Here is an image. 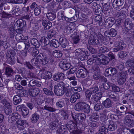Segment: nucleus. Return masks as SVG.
<instances>
[{"instance_id":"1","label":"nucleus","mask_w":134,"mask_h":134,"mask_svg":"<svg viewBox=\"0 0 134 134\" xmlns=\"http://www.w3.org/2000/svg\"><path fill=\"white\" fill-rule=\"evenodd\" d=\"M64 84L62 82L58 83L54 87V92L55 94L58 96L63 95L64 93Z\"/></svg>"},{"instance_id":"2","label":"nucleus","mask_w":134,"mask_h":134,"mask_svg":"<svg viewBox=\"0 0 134 134\" xmlns=\"http://www.w3.org/2000/svg\"><path fill=\"white\" fill-rule=\"evenodd\" d=\"M16 54L15 52L12 49H9L7 52L6 58L9 64L13 65L15 63V59L14 56Z\"/></svg>"},{"instance_id":"3","label":"nucleus","mask_w":134,"mask_h":134,"mask_svg":"<svg viewBox=\"0 0 134 134\" xmlns=\"http://www.w3.org/2000/svg\"><path fill=\"white\" fill-rule=\"evenodd\" d=\"M127 75V71H123L119 72L118 81L120 85H122L125 82L126 80Z\"/></svg>"},{"instance_id":"4","label":"nucleus","mask_w":134,"mask_h":134,"mask_svg":"<svg viewBox=\"0 0 134 134\" xmlns=\"http://www.w3.org/2000/svg\"><path fill=\"white\" fill-rule=\"evenodd\" d=\"M123 0H114L113 3V6L116 10H120L123 8Z\"/></svg>"},{"instance_id":"5","label":"nucleus","mask_w":134,"mask_h":134,"mask_svg":"<svg viewBox=\"0 0 134 134\" xmlns=\"http://www.w3.org/2000/svg\"><path fill=\"white\" fill-rule=\"evenodd\" d=\"M102 94L101 92H98L92 96L91 100L89 101L91 104V103H96L102 97Z\"/></svg>"},{"instance_id":"6","label":"nucleus","mask_w":134,"mask_h":134,"mask_svg":"<svg viewBox=\"0 0 134 134\" xmlns=\"http://www.w3.org/2000/svg\"><path fill=\"white\" fill-rule=\"evenodd\" d=\"M85 115L83 113H79L75 116L74 122H76L77 125L78 122L79 121V124L81 123L86 118Z\"/></svg>"},{"instance_id":"7","label":"nucleus","mask_w":134,"mask_h":134,"mask_svg":"<svg viewBox=\"0 0 134 134\" xmlns=\"http://www.w3.org/2000/svg\"><path fill=\"white\" fill-rule=\"evenodd\" d=\"M37 58L40 63L43 65H45L48 62V59L46 57V55L42 53H40Z\"/></svg>"},{"instance_id":"8","label":"nucleus","mask_w":134,"mask_h":134,"mask_svg":"<svg viewBox=\"0 0 134 134\" xmlns=\"http://www.w3.org/2000/svg\"><path fill=\"white\" fill-rule=\"evenodd\" d=\"M60 66L63 70H66L70 68V64L67 59H64L60 62Z\"/></svg>"},{"instance_id":"9","label":"nucleus","mask_w":134,"mask_h":134,"mask_svg":"<svg viewBox=\"0 0 134 134\" xmlns=\"http://www.w3.org/2000/svg\"><path fill=\"white\" fill-rule=\"evenodd\" d=\"M46 16L49 20L52 21L54 20L56 17L55 9H50L49 12L47 13Z\"/></svg>"},{"instance_id":"10","label":"nucleus","mask_w":134,"mask_h":134,"mask_svg":"<svg viewBox=\"0 0 134 134\" xmlns=\"http://www.w3.org/2000/svg\"><path fill=\"white\" fill-rule=\"evenodd\" d=\"M132 118V116L130 115H128L125 116L124 120V124L129 127H132L133 126V121L131 119Z\"/></svg>"},{"instance_id":"11","label":"nucleus","mask_w":134,"mask_h":134,"mask_svg":"<svg viewBox=\"0 0 134 134\" xmlns=\"http://www.w3.org/2000/svg\"><path fill=\"white\" fill-rule=\"evenodd\" d=\"M106 123H107V129L108 130L114 131L117 128V125L115 122L113 121L109 120L108 121H105Z\"/></svg>"},{"instance_id":"12","label":"nucleus","mask_w":134,"mask_h":134,"mask_svg":"<svg viewBox=\"0 0 134 134\" xmlns=\"http://www.w3.org/2000/svg\"><path fill=\"white\" fill-rule=\"evenodd\" d=\"M117 73V70L115 68L110 67L107 69L105 71V75L107 76L112 75H114Z\"/></svg>"},{"instance_id":"13","label":"nucleus","mask_w":134,"mask_h":134,"mask_svg":"<svg viewBox=\"0 0 134 134\" xmlns=\"http://www.w3.org/2000/svg\"><path fill=\"white\" fill-rule=\"evenodd\" d=\"M124 24L125 28L127 30H129L132 29L134 30V24L132 21L130 22L128 19L125 20Z\"/></svg>"},{"instance_id":"14","label":"nucleus","mask_w":134,"mask_h":134,"mask_svg":"<svg viewBox=\"0 0 134 134\" xmlns=\"http://www.w3.org/2000/svg\"><path fill=\"white\" fill-rule=\"evenodd\" d=\"M42 84V82H39L36 80L32 79L31 80L28 84L29 87H33L34 86L40 87Z\"/></svg>"},{"instance_id":"15","label":"nucleus","mask_w":134,"mask_h":134,"mask_svg":"<svg viewBox=\"0 0 134 134\" xmlns=\"http://www.w3.org/2000/svg\"><path fill=\"white\" fill-rule=\"evenodd\" d=\"M60 43L61 46L63 48H65L69 45L68 41L65 37L62 36L59 39Z\"/></svg>"},{"instance_id":"16","label":"nucleus","mask_w":134,"mask_h":134,"mask_svg":"<svg viewBox=\"0 0 134 134\" xmlns=\"http://www.w3.org/2000/svg\"><path fill=\"white\" fill-rule=\"evenodd\" d=\"M40 92L39 88H33L29 90L30 95L33 97L37 96Z\"/></svg>"},{"instance_id":"17","label":"nucleus","mask_w":134,"mask_h":134,"mask_svg":"<svg viewBox=\"0 0 134 134\" xmlns=\"http://www.w3.org/2000/svg\"><path fill=\"white\" fill-rule=\"evenodd\" d=\"M5 74L8 77L12 76L14 74V71L11 67L7 66L5 68Z\"/></svg>"},{"instance_id":"18","label":"nucleus","mask_w":134,"mask_h":134,"mask_svg":"<svg viewBox=\"0 0 134 134\" xmlns=\"http://www.w3.org/2000/svg\"><path fill=\"white\" fill-rule=\"evenodd\" d=\"M43 73L42 74V77L43 79L48 80L52 77V73L49 71H47L44 70L42 71Z\"/></svg>"},{"instance_id":"19","label":"nucleus","mask_w":134,"mask_h":134,"mask_svg":"<svg viewBox=\"0 0 134 134\" xmlns=\"http://www.w3.org/2000/svg\"><path fill=\"white\" fill-rule=\"evenodd\" d=\"M85 103L84 102H80L77 103L75 107V110L78 111H82Z\"/></svg>"},{"instance_id":"20","label":"nucleus","mask_w":134,"mask_h":134,"mask_svg":"<svg viewBox=\"0 0 134 134\" xmlns=\"http://www.w3.org/2000/svg\"><path fill=\"white\" fill-rule=\"evenodd\" d=\"M18 114L14 113L10 115L8 117V122L11 123L15 121L18 119Z\"/></svg>"},{"instance_id":"21","label":"nucleus","mask_w":134,"mask_h":134,"mask_svg":"<svg viewBox=\"0 0 134 134\" xmlns=\"http://www.w3.org/2000/svg\"><path fill=\"white\" fill-rule=\"evenodd\" d=\"M102 104L106 108L111 107L112 105L111 100L109 98H107L104 100L103 101Z\"/></svg>"},{"instance_id":"22","label":"nucleus","mask_w":134,"mask_h":134,"mask_svg":"<svg viewBox=\"0 0 134 134\" xmlns=\"http://www.w3.org/2000/svg\"><path fill=\"white\" fill-rule=\"evenodd\" d=\"M69 123L67 124L66 125L67 127L70 130L72 131V130L74 129L75 127H76L77 126L76 122L74 121H71L69 122Z\"/></svg>"},{"instance_id":"23","label":"nucleus","mask_w":134,"mask_h":134,"mask_svg":"<svg viewBox=\"0 0 134 134\" xmlns=\"http://www.w3.org/2000/svg\"><path fill=\"white\" fill-rule=\"evenodd\" d=\"M81 96L80 94L78 93H75L71 96L70 99V102L72 103H74Z\"/></svg>"},{"instance_id":"24","label":"nucleus","mask_w":134,"mask_h":134,"mask_svg":"<svg viewBox=\"0 0 134 134\" xmlns=\"http://www.w3.org/2000/svg\"><path fill=\"white\" fill-rule=\"evenodd\" d=\"M86 71L83 69H80L77 72L76 75L77 77H82L84 78L86 76Z\"/></svg>"},{"instance_id":"25","label":"nucleus","mask_w":134,"mask_h":134,"mask_svg":"<svg viewBox=\"0 0 134 134\" xmlns=\"http://www.w3.org/2000/svg\"><path fill=\"white\" fill-rule=\"evenodd\" d=\"M107 124V123H106L105 121H103L102 124L103 126L99 127L98 132L104 133L108 132V129L107 128L108 125Z\"/></svg>"},{"instance_id":"26","label":"nucleus","mask_w":134,"mask_h":134,"mask_svg":"<svg viewBox=\"0 0 134 134\" xmlns=\"http://www.w3.org/2000/svg\"><path fill=\"white\" fill-rule=\"evenodd\" d=\"M93 79L95 80H99L101 81L105 82L107 81V79L104 76H102L98 74L95 73L93 75Z\"/></svg>"},{"instance_id":"27","label":"nucleus","mask_w":134,"mask_h":134,"mask_svg":"<svg viewBox=\"0 0 134 134\" xmlns=\"http://www.w3.org/2000/svg\"><path fill=\"white\" fill-rule=\"evenodd\" d=\"M16 126L20 130H23L24 129L25 127L24 126V122L22 120H18L16 121Z\"/></svg>"},{"instance_id":"28","label":"nucleus","mask_w":134,"mask_h":134,"mask_svg":"<svg viewBox=\"0 0 134 134\" xmlns=\"http://www.w3.org/2000/svg\"><path fill=\"white\" fill-rule=\"evenodd\" d=\"M39 119V116L36 113L32 114L30 119L31 121L33 123H36Z\"/></svg>"},{"instance_id":"29","label":"nucleus","mask_w":134,"mask_h":134,"mask_svg":"<svg viewBox=\"0 0 134 134\" xmlns=\"http://www.w3.org/2000/svg\"><path fill=\"white\" fill-rule=\"evenodd\" d=\"M42 24L44 27V30H48L50 29L52 26V24L51 22L46 20H43Z\"/></svg>"},{"instance_id":"30","label":"nucleus","mask_w":134,"mask_h":134,"mask_svg":"<svg viewBox=\"0 0 134 134\" xmlns=\"http://www.w3.org/2000/svg\"><path fill=\"white\" fill-rule=\"evenodd\" d=\"M100 56L101 57V63L104 65L107 64L110 61V59L109 58L107 57H106L101 54Z\"/></svg>"},{"instance_id":"31","label":"nucleus","mask_w":134,"mask_h":134,"mask_svg":"<svg viewBox=\"0 0 134 134\" xmlns=\"http://www.w3.org/2000/svg\"><path fill=\"white\" fill-rule=\"evenodd\" d=\"M30 42L31 44L34 46L36 48H38L40 45V43L36 38H32L31 39Z\"/></svg>"},{"instance_id":"32","label":"nucleus","mask_w":134,"mask_h":134,"mask_svg":"<svg viewBox=\"0 0 134 134\" xmlns=\"http://www.w3.org/2000/svg\"><path fill=\"white\" fill-rule=\"evenodd\" d=\"M99 115L96 113H92L91 117L89 118L90 120L93 122H96L99 119Z\"/></svg>"},{"instance_id":"33","label":"nucleus","mask_w":134,"mask_h":134,"mask_svg":"<svg viewBox=\"0 0 134 134\" xmlns=\"http://www.w3.org/2000/svg\"><path fill=\"white\" fill-rule=\"evenodd\" d=\"M15 36V38L16 40L19 41L25 42V39L23 35L20 32H18Z\"/></svg>"},{"instance_id":"34","label":"nucleus","mask_w":134,"mask_h":134,"mask_svg":"<svg viewBox=\"0 0 134 134\" xmlns=\"http://www.w3.org/2000/svg\"><path fill=\"white\" fill-rule=\"evenodd\" d=\"M19 23V20H18L16 21L14 25V29L16 30L17 32H20L22 31V29H21Z\"/></svg>"},{"instance_id":"35","label":"nucleus","mask_w":134,"mask_h":134,"mask_svg":"<svg viewBox=\"0 0 134 134\" xmlns=\"http://www.w3.org/2000/svg\"><path fill=\"white\" fill-rule=\"evenodd\" d=\"M13 100L14 104L15 105L19 104L22 101V99L19 96L15 95L14 96Z\"/></svg>"},{"instance_id":"36","label":"nucleus","mask_w":134,"mask_h":134,"mask_svg":"<svg viewBox=\"0 0 134 134\" xmlns=\"http://www.w3.org/2000/svg\"><path fill=\"white\" fill-rule=\"evenodd\" d=\"M59 123L56 119L53 122H51L49 125V126L51 129L54 130L58 127Z\"/></svg>"},{"instance_id":"37","label":"nucleus","mask_w":134,"mask_h":134,"mask_svg":"<svg viewBox=\"0 0 134 134\" xmlns=\"http://www.w3.org/2000/svg\"><path fill=\"white\" fill-rule=\"evenodd\" d=\"M56 105L58 108H64L65 107L64 101L62 100L58 101L56 102Z\"/></svg>"},{"instance_id":"38","label":"nucleus","mask_w":134,"mask_h":134,"mask_svg":"<svg viewBox=\"0 0 134 134\" xmlns=\"http://www.w3.org/2000/svg\"><path fill=\"white\" fill-rule=\"evenodd\" d=\"M125 65L127 67H134V59L128 60L125 63Z\"/></svg>"},{"instance_id":"39","label":"nucleus","mask_w":134,"mask_h":134,"mask_svg":"<svg viewBox=\"0 0 134 134\" xmlns=\"http://www.w3.org/2000/svg\"><path fill=\"white\" fill-rule=\"evenodd\" d=\"M48 38L47 37H42L41 38L40 42L41 43L42 45L45 46L49 43L48 42H47V40H48Z\"/></svg>"},{"instance_id":"40","label":"nucleus","mask_w":134,"mask_h":134,"mask_svg":"<svg viewBox=\"0 0 134 134\" xmlns=\"http://www.w3.org/2000/svg\"><path fill=\"white\" fill-rule=\"evenodd\" d=\"M89 44L92 45H96L98 44L99 41L98 39L93 38L88 40Z\"/></svg>"},{"instance_id":"41","label":"nucleus","mask_w":134,"mask_h":134,"mask_svg":"<svg viewBox=\"0 0 134 134\" xmlns=\"http://www.w3.org/2000/svg\"><path fill=\"white\" fill-rule=\"evenodd\" d=\"M39 62L40 61L37 58H34L31 60V62L33 65L35 66L36 67L40 68V66L38 65Z\"/></svg>"},{"instance_id":"42","label":"nucleus","mask_w":134,"mask_h":134,"mask_svg":"<svg viewBox=\"0 0 134 134\" xmlns=\"http://www.w3.org/2000/svg\"><path fill=\"white\" fill-rule=\"evenodd\" d=\"M0 14L2 18L5 19H9L12 16V14L10 13H6L4 11H3L0 13Z\"/></svg>"},{"instance_id":"43","label":"nucleus","mask_w":134,"mask_h":134,"mask_svg":"<svg viewBox=\"0 0 134 134\" xmlns=\"http://www.w3.org/2000/svg\"><path fill=\"white\" fill-rule=\"evenodd\" d=\"M59 43L58 41L55 39H53L50 41V45L55 47H57L59 46Z\"/></svg>"},{"instance_id":"44","label":"nucleus","mask_w":134,"mask_h":134,"mask_svg":"<svg viewBox=\"0 0 134 134\" xmlns=\"http://www.w3.org/2000/svg\"><path fill=\"white\" fill-rule=\"evenodd\" d=\"M109 97L114 101H117L118 100V97L115 93H111L108 94Z\"/></svg>"},{"instance_id":"45","label":"nucleus","mask_w":134,"mask_h":134,"mask_svg":"<svg viewBox=\"0 0 134 134\" xmlns=\"http://www.w3.org/2000/svg\"><path fill=\"white\" fill-rule=\"evenodd\" d=\"M62 55L61 51L58 50H55L53 53V56L55 58H58L61 57Z\"/></svg>"},{"instance_id":"46","label":"nucleus","mask_w":134,"mask_h":134,"mask_svg":"<svg viewBox=\"0 0 134 134\" xmlns=\"http://www.w3.org/2000/svg\"><path fill=\"white\" fill-rule=\"evenodd\" d=\"M20 10L19 7L18 5H16L15 7L13 8L12 13L13 14H15L16 15H19V12Z\"/></svg>"},{"instance_id":"47","label":"nucleus","mask_w":134,"mask_h":134,"mask_svg":"<svg viewBox=\"0 0 134 134\" xmlns=\"http://www.w3.org/2000/svg\"><path fill=\"white\" fill-rule=\"evenodd\" d=\"M127 108L126 106H121L120 107L119 110L117 111V113H118L119 112L123 113L124 115H125L126 114V112L127 110Z\"/></svg>"},{"instance_id":"48","label":"nucleus","mask_w":134,"mask_h":134,"mask_svg":"<svg viewBox=\"0 0 134 134\" xmlns=\"http://www.w3.org/2000/svg\"><path fill=\"white\" fill-rule=\"evenodd\" d=\"M44 109L49 111L53 112L56 111V109L53 107H52L49 105H46L44 107Z\"/></svg>"},{"instance_id":"49","label":"nucleus","mask_w":134,"mask_h":134,"mask_svg":"<svg viewBox=\"0 0 134 134\" xmlns=\"http://www.w3.org/2000/svg\"><path fill=\"white\" fill-rule=\"evenodd\" d=\"M44 109L49 111L53 112L56 111V109L53 107H52L49 105H46L44 107Z\"/></svg>"},{"instance_id":"50","label":"nucleus","mask_w":134,"mask_h":134,"mask_svg":"<svg viewBox=\"0 0 134 134\" xmlns=\"http://www.w3.org/2000/svg\"><path fill=\"white\" fill-rule=\"evenodd\" d=\"M29 109L26 107H24L22 109L21 114L23 117L25 118L28 114Z\"/></svg>"},{"instance_id":"51","label":"nucleus","mask_w":134,"mask_h":134,"mask_svg":"<svg viewBox=\"0 0 134 134\" xmlns=\"http://www.w3.org/2000/svg\"><path fill=\"white\" fill-rule=\"evenodd\" d=\"M5 126L4 125H3L2 127L0 126V129L1 130V132H3V133H5L6 134H12V133H10V129H7L5 128Z\"/></svg>"},{"instance_id":"52","label":"nucleus","mask_w":134,"mask_h":134,"mask_svg":"<svg viewBox=\"0 0 134 134\" xmlns=\"http://www.w3.org/2000/svg\"><path fill=\"white\" fill-rule=\"evenodd\" d=\"M66 31L68 34H70L74 30V27L72 25L67 26L66 27Z\"/></svg>"},{"instance_id":"53","label":"nucleus","mask_w":134,"mask_h":134,"mask_svg":"<svg viewBox=\"0 0 134 134\" xmlns=\"http://www.w3.org/2000/svg\"><path fill=\"white\" fill-rule=\"evenodd\" d=\"M90 106L88 105L85 103L82 111H83L84 113L88 114L90 112Z\"/></svg>"},{"instance_id":"54","label":"nucleus","mask_w":134,"mask_h":134,"mask_svg":"<svg viewBox=\"0 0 134 134\" xmlns=\"http://www.w3.org/2000/svg\"><path fill=\"white\" fill-rule=\"evenodd\" d=\"M78 69L76 67H73L71 68L70 70L67 71L68 75L69 77L70 76L71 74L75 73L77 71Z\"/></svg>"},{"instance_id":"55","label":"nucleus","mask_w":134,"mask_h":134,"mask_svg":"<svg viewBox=\"0 0 134 134\" xmlns=\"http://www.w3.org/2000/svg\"><path fill=\"white\" fill-rule=\"evenodd\" d=\"M99 51L100 53H105L108 52L109 49L107 47L103 46L100 48Z\"/></svg>"},{"instance_id":"56","label":"nucleus","mask_w":134,"mask_h":134,"mask_svg":"<svg viewBox=\"0 0 134 134\" xmlns=\"http://www.w3.org/2000/svg\"><path fill=\"white\" fill-rule=\"evenodd\" d=\"M41 11V8L39 6L36 7L34 10V13L35 15L37 16L40 14Z\"/></svg>"},{"instance_id":"57","label":"nucleus","mask_w":134,"mask_h":134,"mask_svg":"<svg viewBox=\"0 0 134 134\" xmlns=\"http://www.w3.org/2000/svg\"><path fill=\"white\" fill-rule=\"evenodd\" d=\"M85 95L86 97V98L88 101L90 100V98L91 96L92 93L89 90H87L85 93Z\"/></svg>"},{"instance_id":"58","label":"nucleus","mask_w":134,"mask_h":134,"mask_svg":"<svg viewBox=\"0 0 134 134\" xmlns=\"http://www.w3.org/2000/svg\"><path fill=\"white\" fill-rule=\"evenodd\" d=\"M12 112L11 105L7 107L4 109V113L6 115H9Z\"/></svg>"},{"instance_id":"59","label":"nucleus","mask_w":134,"mask_h":134,"mask_svg":"<svg viewBox=\"0 0 134 134\" xmlns=\"http://www.w3.org/2000/svg\"><path fill=\"white\" fill-rule=\"evenodd\" d=\"M44 93L47 95H51L52 96H54V94L52 91L48 90L47 88H44L43 89Z\"/></svg>"},{"instance_id":"60","label":"nucleus","mask_w":134,"mask_h":134,"mask_svg":"<svg viewBox=\"0 0 134 134\" xmlns=\"http://www.w3.org/2000/svg\"><path fill=\"white\" fill-rule=\"evenodd\" d=\"M102 17L100 16H96L94 18L95 20L96 21H98L99 25L100 26L103 24V21H102Z\"/></svg>"},{"instance_id":"61","label":"nucleus","mask_w":134,"mask_h":134,"mask_svg":"<svg viewBox=\"0 0 134 134\" xmlns=\"http://www.w3.org/2000/svg\"><path fill=\"white\" fill-rule=\"evenodd\" d=\"M1 102L6 107L11 105V104L10 103L9 100L5 99H4L2 100Z\"/></svg>"},{"instance_id":"62","label":"nucleus","mask_w":134,"mask_h":134,"mask_svg":"<svg viewBox=\"0 0 134 134\" xmlns=\"http://www.w3.org/2000/svg\"><path fill=\"white\" fill-rule=\"evenodd\" d=\"M110 35L111 37L115 36L117 34V31L114 29L111 28L110 30Z\"/></svg>"},{"instance_id":"63","label":"nucleus","mask_w":134,"mask_h":134,"mask_svg":"<svg viewBox=\"0 0 134 134\" xmlns=\"http://www.w3.org/2000/svg\"><path fill=\"white\" fill-rule=\"evenodd\" d=\"M103 12V10L102 8L100 6L97 7V8L95 9V14L96 15H99L100 14Z\"/></svg>"},{"instance_id":"64","label":"nucleus","mask_w":134,"mask_h":134,"mask_svg":"<svg viewBox=\"0 0 134 134\" xmlns=\"http://www.w3.org/2000/svg\"><path fill=\"white\" fill-rule=\"evenodd\" d=\"M83 52V50L82 48L77 49L75 51V55L78 57Z\"/></svg>"}]
</instances>
